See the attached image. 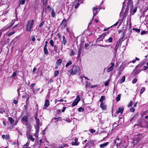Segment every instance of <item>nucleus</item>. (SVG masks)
Wrapping results in <instances>:
<instances>
[{
  "instance_id": "61",
  "label": "nucleus",
  "mask_w": 148,
  "mask_h": 148,
  "mask_svg": "<svg viewBox=\"0 0 148 148\" xmlns=\"http://www.w3.org/2000/svg\"><path fill=\"white\" fill-rule=\"evenodd\" d=\"M97 85H93L91 86V87L92 88H95V87H97Z\"/></svg>"
},
{
  "instance_id": "48",
  "label": "nucleus",
  "mask_w": 148,
  "mask_h": 148,
  "mask_svg": "<svg viewBox=\"0 0 148 148\" xmlns=\"http://www.w3.org/2000/svg\"><path fill=\"white\" fill-rule=\"evenodd\" d=\"M136 12V9H135L133 10V12H132V11H131V14L132 15H133Z\"/></svg>"
},
{
  "instance_id": "41",
  "label": "nucleus",
  "mask_w": 148,
  "mask_h": 148,
  "mask_svg": "<svg viewBox=\"0 0 148 148\" xmlns=\"http://www.w3.org/2000/svg\"><path fill=\"white\" fill-rule=\"evenodd\" d=\"M137 81V79L136 78H135L132 81V83L133 84H135V83Z\"/></svg>"
},
{
  "instance_id": "24",
  "label": "nucleus",
  "mask_w": 148,
  "mask_h": 148,
  "mask_svg": "<svg viewBox=\"0 0 148 148\" xmlns=\"http://www.w3.org/2000/svg\"><path fill=\"white\" fill-rule=\"evenodd\" d=\"M72 64V62L70 61L69 60L68 61V62L67 63L66 65V67H67L70 65L71 64Z\"/></svg>"
},
{
  "instance_id": "49",
  "label": "nucleus",
  "mask_w": 148,
  "mask_h": 148,
  "mask_svg": "<svg viewBox=\"0 0 148 148\" xmlns=\"http://www.w3.org/2000/svg\"><path fill=\"white\" fill-rule=\"evenodd\" d=\"M108 33H104L103 34H102L101 35L102 36V37H103V38H104L106 36V35Z\"/></svg>"
},
{
  "instance_id": "10",
  "label": "nucleus",
  "mask_w": 148,
  "mask_h": 148,
  "mask_svg": "<svg viewBox=\"0 0 148 148\" xmlns=\"http://www.w3.org/2000/svg\"><path fill=\"white\" fill-rule=\"evenodd\" d=\"M100 106L103 110H105L106 109V106L104 102L101 103Z\"/></svg>"
},
{
  "instance_id": "56",
  "label": "nucleus",
  "mask_w": 148,
  "mask_h": 148,
  "mask_svg": "<svg viewBox=\"0 0 148 148\" xmlns=\"http://www.w3.org/2000/svg\"><path fill=\"white\" fill-rule=\"evenodd\" d=\"M13 102L15 104H16L17 103V101L16 100H14L13 101Z\"/></svg>"
},
{
  "instance_id": "5",
  "label": "nucleus",
  "mask_w": 148,
  "mask_h": 148,
  "mask_svg": "<svg viewBox=\"0 0 148 148\" xmlns=\"http://www.w3.org/2000/svg\"><path fill=\"white\" fill-rule=\"evenodd\" d=\"M110 67L107 69V72L108 73L112 71L114 67V64L113 63H111L110 64Z\"/></svg>"
},
{
  "instance_id": "29",
  "label": "nucleus",
  "mask_w": 148,
  "mask_h": 148,
  "mask_svg": "<svg viewBox=\"0 0 148 148\" xmlns=\"http://www.w3.org/2000/svg\"><path fill=\"white\" fill-rule=\"evenodd\" d=\"M104 38L102 37L101 35L100 36L97 38V40L98 41H101Z\"/></svg>"
},
{
  "instance_id": "35",
  "label": "nucleus",
  "mask_w": 148,
  "mask_h": 148,
  "mask_svg": "<svg viewBox=\"0 0 148 148\" xmlns=\"http://www.w3.org/2000/svg\"><path fill=\"white\" fill-rule=\"evenodd\" d=\"M49 42L50 43L51 45V46H52V47L54 46V42L53 40L51 39L50 40Z\"/></svg>"
},
{
  "instance_id": "13",
  "label": "nucleus",
  "mask_w": 148,
  "mask_h": 148,
  "mask_svg": "<svg viewBox=\"0 0 148 148\" xmlns=\"http://www.w3.org/2000/svg\"><path fill=\"white\" fill-rule=\"evenodd\" d=\"M27 137L28 139L31 140L32 141L34 142V138L32 137L31 135L27 134Z\"/></svg>"
},
{
  "instance_id": "63",
  "label": "nucleus",
  "mask_w": 148,
  "mask_h": 148,
  "mask_svg": "<svg viewBox=\"0 0 148 148\" xmlns=\"http://www.w3.org/2000/svg\"><path fill=\"white\" fill-rule=\"evenodd\" d=\"M134 117H133L130 119V121L131 122L134 119Z\"/></svg>"
},
{
  "instance_id": "34",
  "label": "nucleus",
  "mask_w": 148,
  "mask_h": 148,
  "mask_svg": "<svg viewBox=\"0 0 148 148\" xmlns=\"http://www.w3.org/2000/svg\"><path fill=\"white\" fill-rule=\"evenodd\" d=\"M109 82V79H108L106 81L105 83V85L106 86H108V84Z\"/></svg>"
},
{
  "instance_id": "55",
  "label": "nucleus",
  "mask_w": 148,
  "mask_h": 148,
  "mask_svg": "<svg viewBox=\"0 0 148 148\" xmlns=\"http://www.w3.org/2000/svg\"><path fill=\"white\" fill-rule=\"evenodd\" d=\"M31 40L33 42H34L35 40V38L34 37H33L31 39Z\"/></svg>"
},
{
  "instance_id": "53",
  "label": "nucleus",
  "mask_w": 148,
  "mask_h": 148,
  "mask_svg": "<svg viewBox=\"0 0 148 148\" xmlns=\"http://www.w3.org/2000/svg\"><path fill=\"white\" fill-rule=\"evenodd\" d=\"M5 138L7 139H9L10 138V136L9 135H6L5 136Z\"/></svg>"
},
{
  "instance_id": "44",
  "label": "nucleus",
  "mask_w": 148,
  "mask_h": 148,
  "mask_svg": "<svg viewBox=\"0 0 148 148\" xmlns=\"http://www.w3.org/2000/svg\"><path fill=\"white\" fill-rule=\"evenodd\" d=\"M90 131L91 133H93L95 132L96 131L95 130L91 129H90Z\"/></svg>"
},
{
  "instance_id": "3",
  "label": "nucleus",
  "mask_w": 148,
  "mask_h": 148,
  "mask_svg": "<svg viewBox=\"0 0 148 148\" xmlns=\"http://www.w3.org/2000/svg\"><path fill=\"white\" fill-rule=\"evenodd\" d=\"M83 2V0H75L73 4V7L75 9H77L79 6V5Z\"/></svg>"
},
{
  "instance_id": "50",
  "label": "nucleus",
  "mask_w": 148,
  "mask_h": 148,
  "mask_svg": "<svg viewBox=\"0 0 148 148\" xmlns=\"http://www.w3.org/2000/svg\"><path fill=\"white\" fill-rule=\"evenodd\" d=\"M81 54V51L79 50L78 52V57L80 56Z\"/></svg>"
},
{
  "instance_id": "60",
  "label": "nucleus",
  "mask_w": 148,
  "mask_h": 148,
  "mask_svg": "<svg viewBox=\"0 0 148 148\" xmlns=\"http://www.w3.org/2000/svg\"><path fill=\"white\" fill-rule=\"evenodd\" d=\"M35 85V84H32L31 85V87H33Z\"/></svg>"
},
{
  "instance_id": "20",
  "label": "nucleus",
  "mask_w": 148,
  "mask_h": 148,
  "mask_svg": "<svg viewBox=\"0 0 148 148\" xmlns=\"http://www.w3.org/2000/svg\"><path fill=\"white\" fill-rule=\"evenodd\" d=\"M67 43V42L66 41L65 38L64 36H63L62 38V44H64V45H65Z\"/></svg>"
},
{
  "instance_id": "42",
  "label": "nucleus",
  "mask_w": 148,
  "mask_h": 148,
  "mask_svg": "<svg viewBox=\"0 0 148 148\" xmlns=\"http://www.w3.org/2000/svg\"><path fill=\"white\" fill-rule=\"evenodd\" d=\"M36 125H39L40 124V121L39 119H36Z\"/></svg>"
},
{
  "instance_id": "51",
  "label": "nucleus",
  "mask_w": 148,
  "mask_h": 148,
  "mask_svg": "<svg viewBox=\"0 0 148 148\" xmlns=\"http://www.w3.org/2000/svg\"><path fill=\"white\" fill-rule=\"evenodd\" d=\"M61 119V117H58V118L55 117L54 118V119L55 120H56V119H58V120H60Z\"/></svg>"
},
{
  "instance_id": "11",
  "label": "nucleus",
  "mask_w": 148,
  "mask_h": 148,
  "mask_svg": "<svg viewBox=\"0 0 148 148\" xmlns=\"http://www.w3.org/2000/svg\"><path fill=\"white\" fill-rule=\"evenodd\" d=\"M28 118L27 116H24L21 119V121L23 123L25 122L27 123V122Z\"/></svg>"
},
{
  "instance_id": "8",
  "label": "nucleus",
  "mask_w": 148,
  "mask_h": 148,
  "mask_svg": "<svg viewBox=\"0 0 148 148\" xmlns=\"http://www.w3.org/2000/svg\"><path fill=\"white\" fill-rule=\"evenodd\" d=\"M63 27H65L66 26V19H64L60 24Z\"/></svg>"
},
{
  "instance_id": "37",
  "label": "nucleus",
  "mask_w": 148,
  "mask_h": 148,
  "mask_svg": "<svg viewBox=\"0 0 148 148\" xmlns=\"http://www.w3.org/2000/svg\"><path fill=\"white\" fill-rule=\"evenodd\" d=\"M118 49V46H117V45H116L114 49V52L116 54V51H117Z\"/></svg>"
},
{
  "instance_id": "1",
  "label": "nucleus",
  "mask_w": 148,
  "mask_h": 148,
  "mask_svg": "<svg viewBox=\"0 0 148 148\" xmlns=\"http://www.w3.org/2000/svg\"><path fill=\"white\" fill-rule=\"evenodd\" d=\"M80 70L79 67L77 65L72 67L69 71L68 72L70 75H73L78 72H79Z\"/></svg>"
},
{
  "instance_id": "58",
  "label": "nucleus",
  "mask_w": 148,
  "mask_h": 148,
  "mask_svg": "<svg viewBox=\"0 0 148 148\" xmlns=\"http://www.w3.org/2000/svg\"><path fill=\"white\" fill-rule=\"evenodd\" d=\"M146 125L145 126V127L146 128H148V123L147 122H146Z\"/></svg>"
},
{
  "instance_id": "38",
  "label": "nucleus",
  "mask_w": 148,
  "mask_h": 148,
  "mask_svg": "<svg viewBox=\"0 0 148 148\" xmlns=\"http://www.w3.org/2000/svg\"><path fill=\"white\" fill-rule=\"evenodd\" d=\"M17 74L16 73V71L14 72L13 73V74L12 75V77L14 78L15 77Z\"/></svg>"
},
{
  "instance_id": "31",
  "label": "nucleus",
  "mask_w": 148,
  "mask_h": 148,
  "mask_svg": "<svg viewBox=\"0 0 148 148\" xmlns=\"http://www.w3.org/2000/svg\"><path fill=\"white\" fill-rule=\"evenodd\" d=\"M25 0H19V2L20 4L23 5L25 3Z\"/></svg>"
},
{
  "instance_id": "62",
  "label": "nucleus",
  "mask_w": 148,
  "mask_h": 148,
  "mask_svg": "<svg viewBox=\"0 0 148 148\" xmlns=\"http://www.w3.org/2000/svg\"><path fill=\"white\" fill-rule=\"evenodd\" d=\"M53 82V80L52 79H50L48 81L49 82V83H51Z\"/></svg>"
},
{
  "instance_id": "26",
  "label": "nucleus",
  "mask_w": 148,
  "mask_h": 148,
  "mask_svg": "<svg viewBox=\"0 0 148 148\" xmlns=\"http://www.w3.org/2000/svg\"><path fill=\"white\" fill-rule=\"evenodd\" d=\"M121 95L120 94H119L118 95L117 97H116V101H118L120 100V98H121Z\"/></svg>"
},
{
  "instance_id": "52",
  "label": "nucleus",
  "mask_w": 148,
  "mask_h": 148,
  "mask_svg": "<svg viewBox=\"0 0 148 148\" xmlns=\"http://www.w3.org/2000/svg\"><path fill=\"white\" fill-rule=\"evenodd\" d=\"M47 8L49 10H51V8L49 5L47 6Z\"/></svg>"
},
{
  "instance_id": "40",
  "label": "nucleus",
  "mask_w": 148,
  "mask_h": 148,
  "mask_svg": "<svg viewBox=\"0 0 148 148\" xmlns=\"http://www.w3.org/2000/svg\"><path fill=\"white\" fill-rule=\"evenodd\" d=\"M148 69V66H144L143 67V69H142V70H145Z\"/></svg>"
},
{
  "instance_id": "59",
  "label": "nucleus",
  "mask_w": 148,
  "mask_h": 148,
  "mask_svg": "<svg viewBox=\"0 0 148 148\" xmlns=\"http://www.w3.org/2000/svg\"><path fill=\"white\" fill-rule=\"evenodd\" d=\"M140 66V65H137L135 67V69H136V70H137V69H138V68L139 67V66Z\"/></svg>"
},
{
  "instance_id": "22",
  "label": "nucleus",
  "mask_w": 148,
  "mask_h": 148,
  "mask_svg": "<svg viewBox=\"0 0 148 148\" xmlns=\"http://www.w3.org/2000/svg\"><path fill=\"white\" fill-rule=\"evenodd\" d=\"M93 9L94 11L96 10V12H95L94 11L93 12V16H95L97 14V12L98 9L97 8L95 7L93 8Z\"/></svg>"
},
{
  "instance_id": "15",
  "label": "nucleus",
  "mask_w": 148,
  "mask_h": 148,
  "mask_svg": "<svg viewBox=\"0 0 148 148\" xmlns=\"http://www.w3.org/2000/svg\"><path fill=\"white\" fill-rule=\"evenodd\" d=\"M8 120L10 122L11 124H13L14 123V121L13 120L12 118L11 117H9Z\"/></svg>"
},
{
  "instance_id": "43",
  "label": "nucleus",
  "mask_w": 148,
  "mask_h": 148,
  "mask_svg": "<svg viewBox=\"0 0 148 148\" xmlns=\"http://www.w3.org/2000/svg\"><path fill=\"white\" fill-rule=\"evenodd\" d=\"M133 29L136 32H139L140 31V29H136L134 28H133Z\"/></svg>"
},
{
  "instance_id": "12",
  "label": "nucleus",
  "mask_w": 148,
  "mask_h": 148,
  "mask_svg": "<svg viewBox=\"0 0 148 148\" xmlns=\"http://www.w3.org/2000/svg\"><path fill=\"white\" fill-rule=\"evenodd\" d=\"M14 22L15 20H12V21L11 23L10 24H8V26L6 27V29H7L9 28H10V27H11L14 24Z\"/></svg>"
},
{
  "instance_id": "32",
  "label": "nucleus",
  "mask_w": 148,
  "mask_h": 148,
  "mask_svg": "<svg viewBox=\"0 0 148 148\" xmlns=\"http://www.w3.org/2000/svg\"><path fill=\"white\" fill-rule=\"evenodd\" d=\"M15 33L14 31H12L11 32L7 34V35L8 36H10Z\"/></svg>"
},
{
  "instance_id": "27",
  "label": "nucleus",
  "mask_w": 148,
  "mask_h": 148,
  "mask_svg": "<svg viewBox=\"0 0 148 148\" xmlns=\"http://www.w3.org/2000/svg\"><path fill=\"white\" fill-rule=\"evenodd\" d=\"M36 132H38L39 129V125H36Z\"/></svg>"
},
{
  "instance_id": "17",
  "label": "nucleus",
  "mask_w": 148,
  "mask_h": 148,
  "mask_svg": "<svg viewBox=\"0 0 148 148\" xmlns=\"http://www.w3.org/2000/svg\"><path fill=\"white\" fill-rule=\"evenodd\" d=\"M113 40V38L112 37H110L108 39H107L106 40V42H111Z\"/></svg>"
},
{
  "instance_id": "30",
  "label": "nucleus",
  "mask_w": 148,
  "mask_h": 148,
  "mask_svg": "<svg viewBox=\"0 0 148 148\" xmlns=\"http://www.w3.org/2000/svg\"><path fill=\"white\" fill-rule=\"evenodd\" d=\"M59 74V71L56 70L55 71L54 73V75L55 77H56Z\"/></svg>"
},
{
  "instance_id": "19",
  "label": "nucleus",
  "mask_w": 148,
  "mask_h": 148,
  "mask_svg": "<svg viewBox=\"0 0 148 148\" xmlns=\"http://www.w3.org/2000/svg\"><path fill=\"white\" fill-rule=\"evenodd\" d=\"M62 62V60L60 59H59L57 60L56 63L58 65L60 66Z\"/></svg>"
},
{
  "instance_id": "18",
  "label": "nucleus",
  "mask_w": 148,
  "mask_h": 148,
  "mask_svg": "<svg viewBox=\"0 0 148 148\" xmlns=\"http://www.w3.org/2000/svg\"><path fill=\"white\" fill-rule=\"evenodd\" d=\"M125 76H123L122 78L119 81L120 83L121 84L125 82Z\"/></svg>"
},
{
  "instance_id": "57",
  "label": "nucleus",
  "mask_w": 148,
  "mask_h": 148,
  "mask_svg": "<svg viewBox=\"0 0 148 148\" xmlns=\"http://www.w3.org/2000/svg\"><path fill=\"white\" fill-rule=\"evenodd\" d=\"M0 112L1 113L3 114L5 112V111L4 110H2L0 111Z\"/></svg>"
},
{
  "instance_id": "39",
  "label": "nucleus",
  "mask_w": 148,
  "mask_h": 148,
  "mask_svg": "<svg viewBox=\"0 0 148 148\" xmlns=\"http://www.w3.org/2000/svg\"><path fill=\"white\" fill-rule=\"evenodd\" d=\"M84 110V109L82 107H80L78 109V111L79 112H83Z\"/></svg>"
},
{
  "instance_id": "23",
  "label": "nucleus",
  "mask_w": 148,
  "mask_h": 148,
  "mask_svg": "<svg viewBox=\"0 0 148 148\" xmlns=\"http://www.w3.org/2000/svg\"><path fill=\"white\" fill-rule=\"evenodd\" d=\"M55 14L56 13L55 12L54 10V9L52 10L51 13V16H52V17H53L55 16Z\"/></svg>"
},
{
  "instance_id": "54",
  "label": "nucleus",
  "mask_w": 148,
  "mask_h": 148,
  "mask_svg": "<svg viewBox=\"0 0 148 148\" xmlns=\"http://www.w3.org/2000/svg\"><path fill=\"white\" fill-rule=\"evenodd\" d=\"M135 110L133 108H131L130 111L132 112H134Z\"/></svg>"
},
{
  "instance_id": "25",
  "label": "nucleus",
  "mask_w": 148,
  "mask_h": 148,
  "mask_svg": "<svg viewBox=\"0 0 148 148\" xmlns=\"http://www.w3.org/2000/svg\"><path fill=\"white\" fill-rule=\"evenodd\" d=\"M44 53L46 55L48 53V52L47 48H44Z\"/></svg>"
},
{
  "instance_id": "2",
  "label": "nucleus",
  "mask_w": 148,
  "mask_h": 148,
  "mask_svg": "<svg viewBox=\"0 0 148 148\" xmlns=\"http://www.w3.org/2000/svg\"><path fill=\"white\" fill-rule=\"evenodd\" d=\"M34 21L33 20H29L28 21L26 28V31L29 32L31 31L33 27Z\"/></svg>"
},
{
  "instance_id": "4",
  "label": "nucleus",
  "mask_w": 148,
  "mask_h": 148,
  "mask_svg": "<svg viewBox=\"0 0 148 148\" xmlns=\"http://www.w3.org/2000/svg\"><path fill=\"white\" fill-rule=\"evenodd\" d=\"M80 100V98L79 95L77 96L76 98L74 100L73 102V103L72 106V107H74L75 106L77 105L78 103Z\"/></svg>"
},
{
  "instance_id": "36",
  "label": "nucleus",
  "mask_w": 148,
  "mask_h": 148,
  "mask_svg": "<svg viewBox=\"0 0 148 148\" xmlns=\"http://www.w3.org/2000/svg\"><path fill=\"white\" fill-rule=\"evenodd\" d=\"M136 60L139 61V59L137 58H136L135 59L132 60V62L133 63H134L135 62Z\"/></svg>"
},
{
  "instance_id": "6",
  "label": "nucleus",
  "mask_w": 148,
  "mask_h": 148,
  "mask_svg": "<svg viewBox=\"0 0 148 148\" xmlns=\"http://www.w3.org/2000/svg\"><path fill=\"white\" fill-rule=\"evenodd\" d=\"M78 138L76 137H75L74 138V141L72 142L71 144L72 145L77 146L79 145V143L77 141Z\"/></svg>"
},
{
  "instance_id": "7",
  "label": "nucleus",
  "mask_w": 148,
  "mask_h": 148,
  "mask_svg": "<svg viewBox=\"0 0 148 148\" xmlns=\"http://www.w3.org/2000/svg\"><path fill=\"white\" fill-rule=\"evenodd\" d=\"M49 105V102L48 99H47L46 100L45 102V104L44 106L43 109H46L47 107H48Z\"/></svg>"
},
{
  "instance_id": "9",
  "label": "nucleus",
  "mask_w": 148,
  "mask_h": 148,
  "mask_svg": "<svg viewBox=\"0 0 148 148\" xmlns=\"http://www.w3.org/2000/svg\"><path fill=\"white\" fill-rule=\"evenodd\" d=\"M123 111V107H119L116 110V113L117 114L120 113L122 114Z\"/></svg>"
},
{
  "instance_id": "46",
  "label": "nucleus",
  "mask_w": 148,
  "mask_h": 148,
  "mask_svg": "<svg viewBox=\"0 0 148 148\" xmlns=\"http://www.w3.org/2000/svg\"><path fill=\"white\" fill-rule=\"evenodd\" d=\"M44 21H42V22H41L39 25V27H42L44 24Z\"/></svg>"
},
{
  "instance_id": "64",
  "label": "nucleus",
  "mask_w": 148,
  "mask_h": 148,
  "mask_svg": "<svg viewBox=\"0 0 148 148\" xmlns=\"http://www.w3.org/2000/svg\"><path fill=\"white\" fill-rule=\"evenodd\" d=\"M65 109H66V108L63 107V109L62 110V112H64V111Z\"/></svg>"
},
{
  "instance_id": "33",
  "label": "nucleus",
  "mask_w": 148,
  "mask_h": 148,
  "mask_svg": "<svg viewBox=\"0 0 148 148\" xmlns=\"http://www.w3.org/2000/svg\"><path fill=\"white\" fill-rule=\"evenodd\" d=\"M119 138H117L116 139H115L114 141V144H116L117 143V145L118 144V141H119Z\"/></svg>"
},
{
  "instance_id": "47",
  "label": "nucleus",
  "mask_w": 148,
  "mask_h": 148,
  "mask_svg": "<svg viewBox=\"0 0 148 148\" xmlns=\"http://www.w3.org/2000/svg\"><path fill=\"white\" fill-rule=\"evenodd\" d=\"M132 103H133L132 101H131L128 105V106L130 107H131V106H132Z\"/></svg>"
},
{
  "instance_id": "28",
  "label": "nucleus",
  "mask_w": 148,
  "mask_h": 148,
  "mask_svg": "<svg viewBox=\"0 0 148 148\" xmlns=\"http://www.w3.org/2000/svg\"><path fill=\"white\" fill-rule=\"evenodd\" d=\"M145 88L144 87H143L141 88V89L140 90V93L141 94H142L145 91Z\"/></svg>"
},
{
  "instance_id": "45",
  "label": "nucleus",
  "mask_w": 148,
  "mask_h": 148,
  "mask_svg": "<svg viewBox=\"0 0 148 148\" xmlns=\"http://www.w3.org/2000/svg\"><path fill=\"white\" fill-rule=\"evenodd\" d=\"M147 33V31H144L141 32L140 34L141 35H143V34H145Z\"/></svg>"
},
{
  "instance_id": "14",
  "label": "nucleus",
  "mask_w": 148,
  "mask_h": 148,
  "mask_svg": "<svg viewBox=\"0 0 148 148\" xmlns=\"http://www.w3.org/2000/svg\"><path fill=\"white\" fill-rule=\"evenodd\" d=\"M109 142H107L103 144H102L99 145V147L100 148H103L107 146Z\"/></svg>"
},
{
  "instance_id": "16",
  "label": "nucleus",
  "mask_w": 148,
  "mask_h": 148,
  "mask_svg": "<svg viewBox=\"0 0 148 148\" xmlns=\"http://www.w3.org/2000/svg\"><path fill=\"white\" fill-rule=\"evenodd\" d=\"M105 99V96H101V98L99 100V101L101 102V103H104V102H103V101H104Z\"/></svg>"
},
{
  "instance_id": "21",
  "label": "nucleus",
  "mask_w": 148,
  "mask_h": 148,
  "mask_svg": "<svg viewBox=\"0 0 148 148\" xmlns=\"http://www.w3.org/2000/svg\"><path fill=\"white\" fill-rule=\"evenodd\" d=\"M75 54V52L73 50H71L69 54L70 56H73Z\"/></svg>"
}]
</instances>
